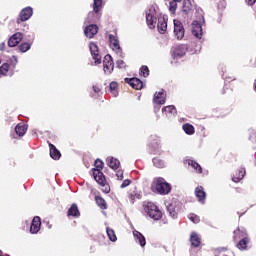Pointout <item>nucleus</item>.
<instances>
[{"label":"nucleus","mask_w":256,"mask_h":256,"mask_svg":"<svg viewBox=\"0 0 256 256\" xmlns=\"http://www.w3.org/2000/svg\"><path fill=\"white\" fill-rule=\"evenodd\" d=\"M110 93L113 97H117L119 95V84L115 81H112L109 85Z\"/></svg>","instance_id":"obj_34"},{"label":"nucleus","mask_w":256,"mask_h":256,"mask_svg":"<svg viewBox=\"0 0 256 256\" xmlns=\"http://www.w3.org/2000/svg\"><path fill=\"white\" fill-rule=\"evenodd\" d=\"M193 11V5L191 4L190 0H184L183 6H182V13L185 15H189Z\"/></svg>","instance_id":"obj_32"},{"label":"nucleus","mask_w":256,"mask_h":256,"mask_svg":"<svg viewBox=\"0 0 256 256\" xmlns=\"http://www.w3.org/2000/svg\"><path fill=\"white\" fill-rule=\"evenodd\" d=\"M12 59H13V60H12L13 68H15L16 65H17V63H18L17 56H13Z\"/></svg>","instance_id":"obj_49"},{"label":"nucleus","mask_w":256,"mask_h":256,"mask_svg":"<svg viewBox=\"0 0 256 256\" xmlns=\"http://www.w3.org/2000/svg\"><path fill=\"white\" fill-rule=\"evenodd\" d=\"M154 103L157 105H165V93L163 91H160L154 95L153 99Z\"/></svg>","instance_id":"obj_28"},{"label":"nucleus","mask_w":256,"mask_h":256,"mask_svg":"<svg viewBox=\"0 0 256 256\" xmlns=\"http://www.w3.org/2000/svg\"><path fill=\"white\" fill-rule=\"evenodd\" d=\"M245 168H240L239 170L236 171V173L232 177V181L234 183H239L242 181L243 177H245Z\"/></svg>","instance_id":"obj_29"},{"label":"nucleus","mask_w":256,"mask_h":256,"mask_svg":"<svg viewBox=\"0 0 256 256\" xmlns=\"http://www.w3.org/2000/svg\"><path fill=\"white\" fill-rule=\"evenodd\" d=\"M248 5H255L256 0H247Z\"/></svg>","instance_id":"obj_52"},{"label":"nucleus","mask_w":256,"mask_h":256,"mask_svg":"<svg viewBox=\"0 0 256 256\" xmlns=\"http://www.w3.org/2000/svg\"><path fill=\"white\" fill-rule=\"evenodd\" d=\"M33 17V8L31 7H25L22 9L18 15V18L16 19V23L19 25L21 23H24V21H29Z\"/></svg>","instance_id":"obj_3"},{"label":"nucleus","mask_w":256,"mask_h":256,"mask_svg":"<svg viewBox=\"0 0 256 256\" xmlns=\"http://www.w3.org/2000/svg\"><path fill=\"white\" fill-rule=\"evenodd\" d=\"M117 65H118L119 69H125V67H126L125 61H123V60H118Z\"/></svg>","instance_id":"obj_48"},{"label":"nucleus","mask_w":256,"mask_h":256,"mask_svg":"<svg viewBox=\"0 0 256 256\" xmlns=\"http://www.w3.org/2000/svg\"><path fill=\"white\" fill-rule=\"evenodd\" d=\"M152 187L159 195H169L171 193V184L167 183L162 177L155 178L152 182Z\"/></svg>","instance_id":"obj_2"},{"label":"nucleus","mask_w":256,"mask_h":256,"mask_svg":"<svg viewBox=\"0 0 256 256\" xmlns=\"http://www.w3.org/2000/svg\"><path fill=\"white\" fill-rule=\"evenodd\" d=\"M153 164H154L156 167H163V161L159 160V158H154V159H153Z\"/></svg>","instance_id":"obj_45"},{"label":"nucleus","mask_w":256,"mask_h":256,"mask_svg":"<svg viewBox=\"0 0 256 256\" xmlns=\"http://www.w3.org/2000/svg\"><path fill=\"white\" fill-rule=\"evenodd\" d=\"M175 1L176 3H181V0H172Z\"/></svg>","instance_id":"obj_53"},{"label":"nucleus","mask_w":256,"mask_h":256,"mask_svg":"<svg viewBox=\"0 0 256 256\" xmlns=\"http://www.w3.org/2000/svg\"><path fill=\"white\" fill-rule=\"evenodd\" d=\"M106 163L108 167H110V169H113L114 171H117V169L121 167V162L117 158H114L113 156H109L106 159Z\"/></svg>","instance_id":"obj_19"},{"label":"nucleus","mask_w":256,"mask_h":256,"mask_svg":"<svg viewBox=\"0 0 256 256\" xmlns=\"http://www.w3.org/2000/svg\"><path fill=\"white\" fill-rule=\"evenodd\" d=\"M182 129L186 135H195V127L189 123L183 124Z\"/></svg>","instance_id":"obj_35"},{"label":"nucleus","mask_w":256,"mask_h":256,"mask_svg":"<svg viewBox=\"0 0 256 256\" xmlns=\"http://www.w3.org/2000/svg\"><path fill=\"white\" fill-rule=\"evenodd\" d=\"M103 9V0H94L93 1V12L99 13Z\"/></svg>","instance_id":"obj_38"},{"label":"nucleus","mask_w":256,"mask_h":256,"mask_svg":"<svg viewBox=\"0 0 256 256\" xmlns=\"http://www.w3.org/2000/svg\"><path fill=\"white\" fill-rule=\"evenodd\" d=\"M15 133L18 134L19 137H23V135H25L27 133V125H25L23 123H19L15 127Z\"/></svg>","instance_id":"obj_33"},{"label":"nucleus","mask_w":256,"mask_h":256,"mask_svg":"<svg viewBox=\"0 0 256 256\" xmlns=\"http://www.w3.org/2000/svg\"><path fill=\"white\" fill-rule=\"evenodd\" d=\"M50 149V157L54 159V161H59L61 159V152L55 147V145L49 143Z\"/></svg>","instance_id":"obj_24"},{"label":"nucleus","mask_w":256,"mask_h":256,"mask_svg":"<svg viewBox=\"0 0 256 256\" xmlns=\"http://www.w3.org/2000/svg\"><path fill=\"white\" fill-rule=\"evenodd\" d=\"M0 256H5V255H3V251H1V250H0Z\"/></svg>","instance_id":"obj_54"},{"label":"nucleus","mask_w":256,"mask_h":256,"mask_svg":"<svg viewBox=\"0 0 256 256\" xmlns=\"http://www.w3.org/2000/svg\"><path fill=\"white\" fill-rule=\"evenodd\" d=\"M146 23L149 29H155V25H157V17L153 16V14L146 13Z\"/></svg>","instance_id":"obj_26"},{"label":"nucleus","mask_w":256,"mask_h":256,"mask_svg":"<svg viewBox=\"0 0 256 256\" xmlns=\"http://www.w3.org/2000/svg\"><path fill=\"white\" fill-rule=\"evenodd\" d=\"M130 183H131V180L129 179L124 180L120 186L121 189H125V187H129Z\"/></svg>","instance_id":"obj_47"},{"label":"nucleus","mask_w":256,"mask_h":256,"mask_svg":"<svg viewBox=\"0 0 256 256\" xmlns=\"http://www.w3.org/2000/svg\"><path fill=\"white\" fill-rule=\"evenodd\" d=\"M5 47V42L0 43V51H4Z\"/></svg>","instance_id":"obj_51"},{"label":"nucleus","mask_w":256,"mask_h":256,"mask_svg":"<svg viewBox=\"0 0 256 256\" xmlns=\"http://www.w3.org/2000/svg\"><path fill=\"white\" fill-rule=\"evenodd\" d=\"M7 73H9V64L4 63L0 66V74L1 75H7Z\"/></svg>","instance_id":"obj_41"},{"label":"nucleus","mask_w":256,"mask_h":256,"mask_svg":"<svg viewBox=\"0 0 256 256\" xmlns=\"http://www.w3.org/2000/svg\"><path fill=\"white\" fill-rule=\"evenodd\" d=\"M109 41L112 51H116V53H121V45H119V39L117 38V36L110 34Z\"/></svg>","instance_id":"obj_15"},{"label":"nucleus","mask_w":256,"mask_h":256,"mask_svg":"<svg viewBox=\"0 0 256 256\" xmlns=\"http://www.w3.org/2000/svg\"><path fill=\"white\" fill-rule=\"evenodd\" d=\"M94 167L95 168L92 169L94 179H97L99 177H105V174H103V167H105V163L102 162L101 159L95 160Z\"/></svg>","instance_id":"obj_4"},{"label":"nucleus","mask_w":256,"mask_h":256,"mask_svg":"<svg viewBox=\"0 0 256 256\" xmlns=\"http://www.w3.org/2000/svg\"><path fill=\"white\" fill-rule=\"evenodd\" d=\"M185 165H188L189 167H192V169H194L196 171V173H198L199 175H201V173H203V168L201 167V165L199 163H197V161L195 160H191V159H186L184 161Z\"/></svg>","instance_id":"obj_20"},{"label":"nucleus","mask_w":256,"mask_h":256,"mask_svg":"<svg viewBox=\"0 0 256 256\" xmlns=\"http://www.w3.org/2000/svg\"><path fill=\"white\" fill-rule=\"evenodd\" d=\"M190 243L192 245V247H200L201 246V237H199V234H197L196 232H192L190 234Z\"/></svg>","instance_id":"obj_25"},{"label":"nucleus","mask_w":256,"mask_h":256,"mask_svg":"<svg viewBox=\"0 0 256 256\" xmlns=\"http://www.w3.org/2000/svg\"><path fill=\"white\" fill-rule=\"evenodd\" d=\"M192 35H194V37L197 39H201V37H203V28L198 21L192 22Z\"/></svg>","instance_id":"obj_14"},{"label":"nucleus","mask_w":256,"mask_h":256,"mask_svg":"<svg viewBox=\"0 0 256 256\" xmlns=\"http://www.w3.org/2000/svg\"><path fill=\"white\" fill-rule=\"evenodd\" d=\"M140 75L141 77H147L149 75V67H147L146 65H143L140 68Z\"/></svg>","instance_id":"obj_42"},{"label":"nucleus","mask_w":256,"mask_h":256,"mask_svg":"<svg viewBox=\"0 0 256 256\" xmlns=\"http://www.w3.org/2000/svg\"><path fill=\"white\" fill-rule=\"evenodd\" d=\"M39 231H41V217L35 216L30 226V233L35 235L36 233H39Z\"/></svg>","instance_id":"obj_12"},{"label":"nucleus","mask_w":256,"mask_h":256,"mask_svg":"<svg viewBox=\"0 0 256 256\" xmlns=\"http://www.w3.org/2000/svg\"><path fill=\"white\" fill-rule=\"evenodd\" d=\"M20 41H23V33L17 32L8 40V47H17Z\"/></svg>","instance_id":"obj_11"},{"label":"nucleus","mask_w":256,"mask_h":256,"mask_svg":"<svg viewBox=\"0 0 256 256\" xmlns=\"http://www.w3.org/2000/svg\"><path fill=\"white\" fill-rule=\"evenodd\" d=\"M161 147V139L157 135H152L149 138L150 153H157Z\"/></svg>","instance_id":"obj_5"},{"label":"nucleus","mask_w":256,"mask_h":256,"mask_svg":"<svg viewBox=\"0 0 256 256\" xmlns=\"http://www.w3.org/2000/svg\"><path fill=\"white\" fill-rule=\"evenodd\" d=\"M144 213L153 219V221H161L163 219V212L153 202H146L144 205Z\"/></svg>","instance_id":"obj_1"},{"label":"nucleus","mask_w":256,"mask_h":256,"mask_svg":"<svg viewBox=\"0 0 256 256\" xmlns=\"http://www.w3.org/2000/svg\"><path fill=\"white\" fill-rule=\"evenodd\" d=\"M94 179L96 183H98V185H101L103 193H106V194L111 193V186L108 185L107 179L105 178V176L94 178Z\"/></svg>","instance_id":"obj_17"},{"label":"nucleus","mask_w":256,"mask_h":256,"mask_svg":"<svg viewBox=\"0 0 256 256\" xmlns=\"http://www.w3.org/2000/svg\"><path fill=\"white\" fill-rule=\"evenodd\" d=\"M167 211L172 217V219H177V215H179V203L178 202H172L167 206Z\"/></svg>","instance_id":"obj_13"},{"label":"nucleus","mask_w":256,"mask_h":256,"mask_svg":"<svg viewBox=\"0 0 256 256\" xmlns=\"http://www.w3.org/2000/svg\"><path fill=\"white\" fill-rule=\"evenodd\" d=\"M94 93H101V88L99 86H93Z\"/></svg>","instance_id":"obj_50"},{"label":"nucleus","mask_w":256,"mask_h":256,"mask_svg":"<svg viewBox=\"0 0 256 256\" xmlns=\"http://www.w3.org/2000/svg\"><path fill=\"white\" fill-rule=\"evenodd\" d=\"M124 81L136 91H141V89H143V81H141L139 78H125Z\"/></svg>","instance_id":"obj_9"},{"label":"nucleus","mask_w":256,"mask_h":256,"mask_svg":"<svg viewBox=\"0 0 256 256\" xmlns=\"http://www.w3.org/2000/svg\"><path fill=\"white\" fill-rule=\"evenodd\" d=\"M103 67L104 72L108 75H111V73H113V69H115V64L113 62V57H111V55L108 54L104 57Z\"/></svg>","instance_id":"obj_6"},{"label":"nucleus","mask_w":256,"mask_h":256,"mask_svg":"<svg viewBox=\"0 0 256 256\" xmlns=\"http://www.w3.org/2000/svg\"><path fill=\"white\" fill-rule=\"evenodd\" d=\"M29 49H31V43L29 42H24L19 46V51H21V53H27Z\"/></svg>","instance_id":"obj_39"},{"label":"nucleus","mask_w":256,"mask_h":256,"mask_svg":"<svg viewBox=\"0 0 256 256\" xmlns=\"http://www.w3.org/2000/svg\"><path fill=\"white\" fill-rule=\"evenodd\" d=\"M162 113H165L166 115H175V113H177V108H175L174 105H169L162 108Z\"/></svg>","instance_id":"obj_37"},{"label":"nucleus","mask_w":256,"mask_h":256,"mask_svg":"<svg viewBox=\"0 0 256 256\" xmlns=\"http://www.w3.org/2000/svg\"><path fill=\"white\" fill-rule=\"evenodd\" d=\"M249 243H251L250 237L242 238L238 240L236 247L239 249V251H247V249H249Z\"/></svg>","instance_id":"obj_18"},{"label":"nucleus","mask_w":256,"mask_h":256,"mask_svg":"<svg viewBox=\"0 0 256 256\" xmlns=\"http://www.w3.org/2000/svg\"><path fill=\"white\" fill-rule=\"evenodd\" d=\"M233 233H234V236H233L234 241H239L241 239H245L249 237V235L247 234V230L245 229L237 228L236 230H234Z\"/></svg>","instance_id":"obj_23"},{"label":"nucleus","mask_w":256,"mask_h":256,"mask_svg":"<svg viewBox=\"0 0 256 256\" xmlns=\"http://www.w3.org/2000/svg\"><path fill=\"white\" fill-rule=\"evenodd\" d=\"M99 32V27L95 24L89 25L85 28L84 33L89 39H93Z\"/></svg>","instance_id":"obj_16"},{"label":"nucleus","mask_w":256,"mask_h":256,"mask_svg":"<svg viewBox=\"0 0 256 256\" xmlns=\"http://www.w3.org/2000/svg\"><path fill=\"white\" fill-rule=\"evenodd\" d=\"M169 11L175 14V11H177V2L173 0L169 2Z\"/></svg>","instance_id":"obj_43"},{"label":"nucleus","mask_w":256,"mask_h":256,"mask_svg":"<svg viewBox=\"0 0 256 256\" xmlns=\"http://www.w3.org/2000/svg\"><path fill=\"white\" fill-rule=\"evenodd\" d=\"M189 219L192 221V223H199V216L196 214H190Z\"/></svg>","instance_id":"obj_44"},{"label":"nucleus","mask_w":256,"mask_h":256,"mask_svg":"<svg viewBox=\"0 0 256 256\" xmlns=\"http://www.w3.org/2000/svg\"><path fill=\"white\" fill-rule=\"evenodd\" d=\"M133 235L135 239L138 240L140 247H145V245H147V240H145V236L141 234V232L135 230L133 232Z\"/></svg>","instance_id":"obj_31"},{"label":"nucleus","mask_w":256,"mask_h":256,"mask_svg":"<svg viewBox=\"0 0 256 256\" xmlns=\"http://www.w3.org/2000/svg\"><path fill=\"white\" fill-rule=\"evenodd\" d=\"M187 53V46L183 44L176 45L173 48V56L174 57H183Z\"/></svg>","instance_id":"obj_21"},{"label":"nucleus","mask_w":256,"mask_h":256,"mask_svg":"<svg viewBox=\"0 0 256 256\" xmlns=\"http://www.w3.org/2000/svg\"><path fill=\"white\" fill-rule=\"evenodd\" d=\"M194 193L195 197L198 199V202L202 205H205V199H207V193L205 192V188H203V186H197Z\"/></svg>","instance_id":"obj_10"},{"label":"nucleus","mask_w":256,"mask_h":256,"mask_svg":"<svg viewBox=\"0 0 256 256\" xmlns=\"http://www.w3.org/2000/svg\"><path fill=\"white\" fill-rule=\"evenodd\" d=\"M106 232H107V235H108L110 241H113V242L117 241V235H115L114 229L107 228Z\"/></svg>","instance_id":"obj_40"},{"label":"nucleus","mask_w":256,"mask_h":256,"mask_svg":"<svg viewBox=\"0 0 256 256\" xmlns=\"http://www.w3.org/2000/svg\"><path fill=\"white\" fill-rule=\"evenodd\" d=\"M174 35L179 41L185 37V28L179 20H174Z\"/></svg>","instance_id":"obj_7"},{"label":"nucleus","mask_w":256,"mask_h":256,"mask_svg":"<svg viewBox=\"0 0 256 256\" xmlns=\"http://www.w3.org/2000/svg\"><path fill=\"white\" fill-rule=\"evenodd\" d=\"M94 200L97 207H99V209H102V211H105L108 208L107 201L104 200L102 196H95Z\"/></svg>","instance_id":"obj_30"},{"label":"nucleus","mask_w":256,"mask_h":256,"mask_svg":"<svg viewBox=\"0 0 256 256\" xmlns=\"http://www.w3.org/2000/svg\"><path fill=\"white\" fill-rule=\"evenodd\" d=\"M67 217H74L75 219L81 217V212L79 211V206H77V204L74 203L70 206L67 211Z\"/></svg>","instance_id":"obj_22"},{"label":"nucleus","mask_w":256,"mask_h":256,"mask_svg":"<svg viewBox=\"0 0 256 256\" xmlns=\"http://www.w3.org/2000/svg\"><path fill=\"white\" fill-rule=\"evenodd\" d=\"M157 27H158L159 33H165V31H167V22L165 21V18L158 19Z\"/></svg>","instance_id":"obj_36"},{"label":"nucleus","mask_w":256,"mask_h":256,"mask_svg":"<svg viewBox=\"0 0 256 256\" xmlns=\"http://www.w3.org/2000/svg\"><path fill=\"white\" fill-rule=\"evenodd\" d=\"M128 199L132 204L135 203L137 199H141V194L139 193V191H137V188H134L133 190H130L128 192Z\"/></svg>","instance_id":"obj_27"},{"label":"nucleus","mask_w":256,"mask_h":256,"mask_svg":"<svg viewBox=\"0 0 256 256\" xmlns=\"http://www.w3.org/2000/svg\"><path fill=\"white\" fill-rule=\"evenodd\" d=\"M116 177H117L118 181H123V170H117Z\"/></svg>","instance_id":"obj_46"},{"label":"nucleus","mask_w":256,"mask_h":256,"mask_svg":"<svg viewBox=\"0 0 256 256\" xmlns=\"http://www.w3.org/2000/svg\"><path fill=\"white\" fill-rule=\"evenodd\" d=\"M90 53L96 63V65L101 64V54H99V47L95 42H91L89 45Z\"/></svg>","instance_id":"obj_8"}]
</instances>
